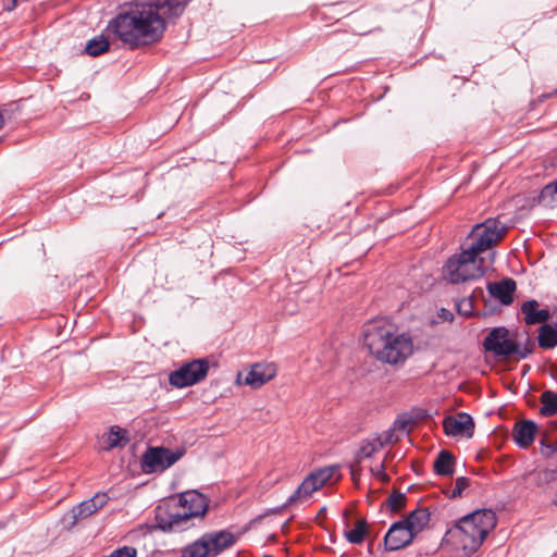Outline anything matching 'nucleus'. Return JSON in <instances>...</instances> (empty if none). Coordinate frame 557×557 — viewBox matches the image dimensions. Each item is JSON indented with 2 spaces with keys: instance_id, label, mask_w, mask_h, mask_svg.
<instances>
[{
  "instance_id": "nucleus-16",
  "label": "nucleus",
  "mask_w": 557,
  "mask_h": 557,
  "mask_svg": "<svg viewBox=\"0 0 557 557\" xmlns=\"http://www.w3.org/2000/svg\"><path fill=\"white\" fill-rule=\"evenodd\" d=\"M321 487L318 485V483L314 481V476H311L310 474L306 476V479L302 481V483L296 488V491L287 498L285 504L281 507H276L274 509H271L272 513H278L283 509L289 507L296 502H300L304 499H307L310 497L315 491L320 490Z\"/></svg>"
},
{
  "instance_id": "nucleus-35",
  "label": "nucleus",
  "mask_w": 557,
  "mask_h": 557,
  "mask_svg": "<svg viewBox=\"0 0 557 557\" xmlns=\"http://www.w3.org/2000/svg\"><path fill=\"white\" fill-rule=\"evenodd\" d=\"M374 475L381 480L382 482H388L389 476L385 473V463L384 461L380 463L374 470H372Z\"/></svg>"
},
{
  "instance_id": "nucleus-2",
  "label": "nucleus",
  "mask_w": 557,
  "mask_h": 557,
  "mask_svg": "<svg viewBox=\"0 0 557 557\" xmlns=\"http://www.w3.org/2000/svg\"><path fill=\"white\" fill-rule=\"evenodd\" d=\"M496 523V513L492 509H480L463 516L446 531L441 543L442 557H470Z\"/></svg>"
},
{
  "instance_id": "nucleus-18",
  "label": "nucleus",
  "mask_w": 557,
  "mask_h": 557,
  "mask_svg": "<svg viewBox=\"0 0 557 557\" xmlns=\"http://www.w3.org/2000/svg\"><path fill=\"white\" fill-rule=\"evenodd\" d=\"M536 431L537 425L535 422L523 420L515 424L512 436L519 447L527 448L533 443Z\"/></svg>"
},
{
  "instance_id": "nucleus-27",
  "label": "nucleus",
  "mask_w": 557,
  "mask_h": 557,
  "mask_svg": "<svg viewBox=\"0 0 557 557\" xmlns=\"http://www.w3.org/2000/svg\"><path fill=\"white\" fill-rule=\"evenodd\" d=\"M127 443V431L120 426H111L109 433L107 434L106 443L107 445L103 447L106 450H110L114 447L121 446L122 442Z\"/></svg>"
},
{
  "instance_id": "nucleus-20",
  "label": "nucleus",
  "mask_w": 557,
  "mask_h": 557,
  "mask_svg": "<svg viewBox=\"0 0 557 557\" xmlns=\"http://www.w3.org/2000/svg\"><path fill=\"white\" fill-rule=\"evenodd\" d=\"M431 513L426 507H420L411 511L403 522H405L406 527L410 529V532L417 536L420 532H422L430 522Z\"/></svg>"
},
{
  "instance_id": "nucleus-24",
  "label": "nucleus",
  "mask_w": 557,
  "mask_h": 557,
  "mask_svg": "<svg viewBox=\"0 0 557 557\" xmlns=\"http://www.w3.org/2000/svg\"><path fill=\"white\" fill-rule=\"evenodd\" d=\"M382 448V437L375 436L372 440L364 441L361 444L356 457L359 461L361 459L371 458L375 453L380 451Z\"/></svg>"
},
{
  "instance_id": "nucleus-28",
  "label": "nucleus",
  "mask_w": 557,
  "mask_h": 557,
  "mask_svg": "<svg viewBox=\"0 0 557 557\" xmlns=\"http://www.w3.org/2000/svg\"><path fill=\"white\" fill-rule=\"evenodd\" d=\"M338 471L337 466H330L325 468L318 469L310 473L311 476H314V481L318 483L320 487L326 484L334 474Z\"/></svg>"
},
{
  "instance_id": "nucleus-15",
  "label": "nucleus",
  "mask_w": 557,
  "mask_h": 557,
  "mask_svg": "<svg viewBox=\"0 0 557 557\" xmlns=\"http://www.w3.org/2000/svg\"><path fill=\"white\" fill-rule=\"evenodd\" d=\"M191 0H150L148 4L153 7L159 16L164 21L166 18H176L181 16Z\"/></svg>"
},
{
  "instance_id": "nucleus-19",
  "label": "nucleus",
  "mask_w": 557,
  "mask_h": 557,
  "mask_svg": "<svg viewBox=\"0 0 557 557\" xmlns=\"http://www.w3.org/2000/svg\"><path fill=\"white\" fill-rule=\"evenodd\" d=\"M539 302L535 299H530L522 304L521 312L524 315L527 325H534L545 323L549 320L550 313L547 309H539Z\"/></svg>"
},
{
  "instance_id": "nucleus-7",
  "label": "nucleus",
  "mask_w": 557,
  "mask_h": 557,
  "mask_svg": "<svg viewBox=\"0 0 557 557\" xmlns=\"http://www.w3.org/2000/svg\"><path fill=\"white\" fill-rule=\"evenodd\" d=\"M209 369L208 359H193L172 371L169 375V383L176 388L193 386L207 377Z\"/></svg>"
},
{
  "instance_id": "nucleus-6",
  "label": "nucleus",
  "mask_w": 557,
  "mask_h": 557,
  "mask_svg": "<svg viewBox=\"0 0 557 557\" xmlns=\"http://www.w3.org/2000/svg\"><path fill=\"white\" fill-rule=\"evenodd\" d=\"M235 544V536L226 530L207 532L182 549V557H215Z\"/></svg>"
},
{
  "instance_id": "nucleus-25",
  "label": "nucleus",
  "mask_w": 557,
  "mask_h": 557,
  "mask_svg": "<svg viewBox=\"0 0 557 557\" xmlns=\"http://www.w3.org/2000/svg\"><path fill=\"white\" fill-rule=\"evenodd\" d=\"M110 42L103 35L91 38L86 47L85 52L91 57H98L109 50Z\"/></svg>"
},
{
  "instance_id": "nucleus-42",
  "label": "nucleus",
  "mask_w": 557,
  "mask_h": 557,
  "mask_svg": "<svg viewBox=\"0 0 557 557\" xmlns=\"http://www.w3.org/2000/svg\"><path fill=\"white\" fill-rule=\"evenodd\" d=\"M263 557H273V556H270V555H265V556H263Z\"/></svg>"
},
{
  "instance_id": "nucleus-40",
  "label": "nucleus",
  "mask_w": 557,
  "mask_h": 557,
  "mask_svg": "<svg viewBox=\"0 0 557 557\" xmlns=\"http://www.w3.org/2000/svg\"><path fill=\"white\" fill-rule=\"evenodd\" d=\"M553 95H557V88H556V89H554V91H553L552 94L542 95V96H541V100H542V99H546V98H548V97H550V96H553Z\"/></svg>"
},
{
  "instance_id": "nucleus-22",
  "label": "nucleus",
  "mask_w": 557,
  "mask_h": 557,
  "mask_svg": "<svg viewBox=\"0 0 557 557\" xmlns=\"http://www.w3.org/2000/svg\"><path fill=\"white\" fill-rule=\"evenodd\" d=\"M542 407L540 413L544 417L557 414V393L550 389L544 391L540 397Z\"/></svg>"
},
{
  "instance_id": "nucleus-38",
  "label": "nucleus",
  "mask_w": 557,
  "mask_h": 557,
  "mask_svg": "<svg viewBox=\"0 0 557 557\" xmlns=\"http://www.w3.org/2000/svg\"><path fill=\"white\" fill-rule=\"evenodd\" d=\"M407 424H408V421H406V420H396V421L394 422V425H393V426H394L395 429H400V430H404V431H405V430L407 429Z\"/></svg>"
},
{
  "instance_id": "nucleus-1",
  "label": "nucleus",
  "mask_w": 557,
  "mask_h": 557,
  "mask_svg": "<svg viewBox=\"0 0 557 557\" xmlns=\"http://www.w3.org/2000/svg\"><path fill=\"white\" fill-rule=\"evenodd\" d=\"M108 29L134 50L158 42L166 29V22L148 2H134L120 8Z\"/></svg>"
},
{
  "instance_id": "nucleus-39",
  "label": "nucleus",
  "mask_w": 557,
  "mask_h": 557,
  "mask_svg": "<svg viewBox=\"0 0 557 557\" xmlns=\"http://www.w3.org/2000/svg\"><path fill=\"white\" fill-rule=\"evenodd\" d=\"M443 318L445 320L451 321L453 320V313L448 310L442 309Z\"/></svg>"
},
{
  "instance_id": "nucleus-11",
  "label": "nucleus",
  "mask_w": 557,
  "mask_h": 557,
  "mask_svg": "<svg viewBox=\"0 0 557 557\" xmlns=\"http://www.w3.org/2000/svg\"><path fill=\"white\" fill-rule=\"evenodd\" d=\"M275 375L276 368L273 363H255L250 367L244 380L242 379V372H238L236 383L257 389L271 381Z\"/></svg>"
},
{
  "instance_id": "nucleus-23",
  "label": "nucleus",
  "mask_w": 557,
  "mask_h": 557,
  "mask_svg": "<svg viewBox=\"0 0 557 557\" xmlns=\"http://www.w3.org/2000/svg\"><path fill=\"white\" fill-rule=\"evenodd\" d=\"M537 342L541 348H554L557 345V331L549 324H543L539 329Z\"/></svg>"
},
{
  "instance_id": "nucleus-30",
  "label": "nucleus",
  "mask_w": 557,
  "mask_h": 557,
  "mask_svg": "<svg viewBox=\"0 0 557 557\" xmlns=\"http://www.w3.org/2000/svg\"><path fill=\"white\" fill-rule=\"evenodd\" d=\"M406 503L407 497L401 492H393L386 500L388 508L395 512L400 511L403 508H405Z\"/></svg>"
},
{
  "instance_id": "nucleus-14",
  "label": "nucleus",
  "mask_w": 557,
  "mask_h": 557,
  "mask_svg": "<svg viewBox=\"0 0 557 557\" xmlns=\"http://www.w3.org/2000/svg\"><path fill=\"white\" fill-rule=\"evenodd\" d=\"M444 432L448 436H466L471 438L474 433V421L472 417L466 412L457 416H448L443 421Z\"/></svg>"
},
{
  "instance_id": "nucleus-8",
  "label": "nucleus",
  "mask_w": 557,
  "mask_h": 557,
  "mask_svg": "<svg viewBox=\"0 0 557 557\" xmlns=\"http://www.w3.org/2000/svg\"><path fill=\"white\" fill-rule=\"evenodd\" d=\"M184 454V448L171 450L162 446L150 447L143 455L141 468L145 473L162 472L178 461Z\"/></svg>"
},
{
  "instance_id": "nucleus-31",
  "label": "nucleus",
  "mask_w": 557,
  "mask_h": 557,
  "mask_svg": "<svg viewBox=\"0 0 557 557\" xmlns=\"http://www.w3.org/2000/svg\"><path fill=\"white\" fill-rule=\"evenodd\" d=\"M470 480L466 476H459L455 481V487L449 494V498L460 497L462 492L469 486Z\"/></svg>"
},
{
  "instance_id": "nucleus-9",
  "label": "nucleus",
  "mask_w": 557,
  "mask_h": 557,
  "mask_svg": "<svg viewBox=\"0 0 557 557\" xmlns=\"http://www.w3.org/2000/svg\"><path fill=\"white\" fill-rule=\"evenodd\" d=\"M472 232L476 238L468 248L479 255L497 244L505 236L506 227L498 219L488 218L476 224Z\"/></svg>"
},
{
  "instance_id": "nucleus-41",
  "label": "nucleus",
  "mask_w": 557,
  "mask_h": 557,
  "mask_svg": "<svg viewBox=\"0 0 557 557\" xmlns=\"http://www.w3.org/2000/svg\"><path fill=\"white\" fill-rule=\"evenodd\" d=\"M324 511H325V508H322V509L320 510V515H323V512H324Z\"/></svg>"
},
{
  "instance_id": "nucleus-33",
  "label": "nucleus",
  "mask_w": 557,
  "mask_h": 557,
  "mask_svg": "<svg viewBox=\"0 0 557 557\" xmlns=\"http://www.w3.org/2000/svg\"><path fill=\"white\" fill-rule=\"evenodd\" d=\"M102 557H137V549L132 546H123Z\"/></svg>"
},
{
  "instance_id": "nucleus-3",
  "label": "nucleus",
  "mask_w": 557,
  "mask_h": 557,
  "mask_svg": "<svg viewBox=\"0 0 557 557\" xmlns=\"http://www.w3.org/2000/svg\"><path fill=\"white\" fill-rule=\"evenodd\" d=\"M363 342L370 354L380 362L399 366L413 354V341L407 333L386 318H377L363 326Z\"/></svg>"
},
{
  "instance_id": "nucleus-12",
  "label": "nucleus",
  "mask_w": 557,
  "mask_h": 557,
  "mask_svg": "<svg viewBox=\"0 0 557 557\" xmlns=\"http://www.w3.org/2000/svg\"><path fill=\"white\" fill-rule=\"evenodd\" d=\"M108 502L109 496L107 493H97L91 498L73 507L69 513V518L71 519L69 527L73 528L77 522L89 518L107 505Z\"/></svg>"
},
{
  "instance_id": "nucleus-34",
  "label": "nucleus",
  "mask_w": 557,
  "mask_h": 557,
  "mask_svg": "<svg viewBox=\"0 0 557 557\" xmlns=\"http://www.w3.org/2000/svg\"><path fill=\"white\" fill-rule=\"evenodd\" d=\"M534 349V343L530 339L527 341L523 348L519 347V351L515 352L520 359L527 358Z\"/></svg>"
},
{
  "instance_id": "nucleus-13",
  "label": "nucleus",
  "mask_w": 557,
  "mask_h": 557,
  "mask_svg": "<svg viewBox=\"0 0 557 557\" xmlns=\"http://www.w3.org/2000/svg\"><path fill=\"white\" fill-rule=\"evenodd\" d=\"M416 536L403 520L394 522L384 536V547L394 552L410 545Z\"/></svg>"
},
{
  "instance_id": "nucleus-37",
  "label": "nucleus",
  "mask_w": 557,
  "mask_h": 557,
  "mask_svg": "<svg viewBox=\"0 0 557 557\" xmlns=\"http://www.w3.org/2000/svg\"><path fill=\"white\" fill-rule=\"evenodd\" d=\"M539 479L543 481H552L555 479V471L553 470H544L537 473Z\"/></svg>"
},
{
  "instance_id": "nucleus-4",
  "label": "nucleus",
  "mask_w": 557,
  "mask_h": 557,
  "mask_svg": "<svg viewBox=\"0 0 557 557\" xmlns=\"http://www.w3.org/2000/svg\"><path fill=\"white\" fill-rule=\"evenodd\" d=\"M209 508V499L201 493L191 490L180 494L174 506L156 510V521L164 532H183L190 529L195 518L203 519Z\"/></svg>"
},
{
  "instance_id": "nucleus-36",
  "label": "nucleus",
  "mask_w": 557,
  "mask_h": 557,
  "mask_svg": "<svg viewBox=\"0 0 557 557\" xmlns=\"http://www.w3.org/2000/svg\"><path fill=\"white\" fill-rule=\"evenodd\" d=\"M395 428H391L388 429L384 435H380L382 437V444H383V447L387 444H391V443H394L397 441V437L395 436Z\"/></svg>"
},
{
  "instance_id": "nucleus-29",
  "label": "nucleus",
  "mask_w": 557,
  "mask_h": 557,
  "mask_svg": "<svg viewBox=\"0 0 557 557\" xmlns=\"http://www.w3.org/2000/svg\"><path fill=\"white\" fill-rule=\"evenodd\" d=\"M539 200L540 202H547V205L550 206L557 202V180L542 188Z\"/></svg>"
},
{
  "instance_id": "nucleus-26",
  "label": "nucleus",
  "mask_w": 557,
  "mask_h": 557,
  "mask_svg": "<svg viewBox=\"0 0 557 557\" xmlns=\"http://www.w3.org/2000/svg\"><path fill=\"white\" fill-rule=\"evenodd\" d=\"M368 534V522L366 519H360L356 522L352 530L345 532V539L351 544H361Z\"/></svg>"
},
{
  "instance_id": "nucleus-32",
  "label": "nucleus",
  "mask_w": 557,
  "mask_h": 557,
  "mask_svg": "<svg viewBox=\"0 0 557 557\" xmlns=\"http://www.w3.org/2000/svg\"><path fill=\"white\" fill-rule=\"evenodd\" d=\"M457 311L463 317H471L473 313V301L471 298H463L457 304Z\"/></svg>"
},
{
  "instance_id": "nucleus-10",
  "label": "nucleus",
  "mask_w": 557,
  "mask_h": 557,
  "mask_svg": "<svg viewBox=\"0 0 557 557\" xmlns=\"http://www.w3.org/2000/svg\"><path fill=\"white\" fill-rule=\"evenodd\" d=\"M483 348L498 358H509L519 351V344L509 337L505 326L492 329L483 341Z\"/></svg>"
},
{
  "instance_id": "nucleus-17",
  "label": "nucleus",
  "mask_w": 557,
  "mask_h": 557,
  "mask_svg": "<svg viewBox=\"0 0 557 557\" xmlns=\"http://www.w3.org/2000/svg\"><path fill=\"white\" fill-rule=\"evenodd\" d=\"M517 288L516 281L510 277H506L500 282H494L487 284L488 293L503 305L508 306L513 301V293Z\"/></svg>"
},
{
  "instance_id": "nucleus-5",
  "label": "nucleus",
  "mask_w": 557,
  "mask_h": 557,
  "mask_svg": "<svg viewBox=\"0 0 557 557\" xmlns=\"http://www.w3.org/2000/svg\"><path fill=\"white\" fill-rule=\"evenodd\" d=\"M483 275V259L470 248L450 257L443 268L444 278L451 284L478 280Z\"/></svg>"
},
{
  "instance_id": "nucleus-21",
  "label": "nucleus",
  "mask_w": 557,
  "mask_h": 557,
  "mask_svg": "<svg viewBox=\"0 0 557 557\" xmlns=\"http://www.w3.org/2000/svg\"><path fill=\"white\" fill-rule=\"evenodd\" d=\"M455 458L448 450H441L434 461V471L438 475L447 476L454 473Z\"/></svg>"
}]
</instances>
